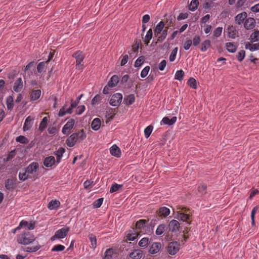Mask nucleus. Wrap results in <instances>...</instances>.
<instances>
[{
	"label": "nucleus",
	"instance_id": "39448f33",
	"mask_svg": "<svg viewBox=\"0 0 259 259\" xmlns=\"http://www.w3.org/2000/svg\"><path fill=\"white\" fill-rule=\"evenodd\" d=\"M69 230V227H64L59 229L56 232L55 235L51 237V240L54 241L56 238L60 239L65 238L67 236Z\"/></svg>",
	"mask_w": 259,
	"mask_h": 259
},
{
	"label": "nucleus",
	"instance_id": "dca6fc26",
	"mask_svg": "<svg viewBox=\"0 0 259 259\" xmlns=\"http://www.w3.org/2000/svg\"><path fill=\"white\" fill-rule=\"evenodd\" d=\"M23 84L21 77L18 78L14 82L13 90L16 92H20L22 89Z\"/></svg>",
	"mask_w": 259,
	"mask_h": 259
},
{
	"label": "nucleus",
	"instance_id": "473e14b6",
	"mask_svg": "<svg viewBox=\"0 0 259 259\" xmlns=\"http://www.w3.org/2000/svg\"><path fill=\"white\" fill-rule=\"evenodd\" d=\"M211 45V42L209 39H206L201 43L200 50L201 52H205Z\"/></svg>",
	"mask_w": 259,
	"mask_h": 259
},
{
	"label": "nucleus",
	"instance_id": "864d4df0",
	"mask_svg": "<svg viewBox=\"0 0 259 259\" xmlns=\"http://www.w3.org/2000/svg\"><path fill=\"white\" fill-rule=\"evenodd\" d=\"M89 239L91 243L92 247L94 249L97 246V239L96 237L93 234H90L89 235Z\"/></svg>",
	"mask_w": 259,
	"mask_h": 259
},
{
	"label": "nucleus",
	"instance_id": "c9c22d12",
	"mask_svg": "<svg viewBox=\"0 0 259 259\" xmlns=\"http://www.w3.org/2000/svg\"><path fill=\"white\" fill-rule=\"evenodd\" d=\"M5 187L7 190H12L14 189V182L13 179H8L5 183Z\"/></svg>",
	"mask_w": 259,
	"mask_h": 259
},
{
	"label": "nucleus",
	"instance_id": "58836bf2",
	"mask_svg": "<svg viewBox=\"0 0 259 259\" xmlns=\"http://www.w3.org/2000/svg\"><path fill=\"white\" fill-rule=\"evenodd\" d=\"M40 248V245H37L31 247H27L25 248L23 250L26 252H36L38 250H39Z\"/></svg>",
	"mask_w": 259,
	"mask_h": 259
},
{
	"label": "nucleus",
	"instance_id": "cd10ccee",
	"mask_svg": "<svg viewBox=\"0 0 259 259\" xmlns=\"http://www.w3.org/2000/svg\"><path fill=\"white\" fill-rule=\"evenodd\" d=\"M65 151V149L63 147H60L57 151H56L54 154L57 157V162L59 163L62 157L63 154Z\"/></svg>",
	"mask_w": 259,
	"mask_h": 259
},
{
	"label": "nucleus",
	"instance_id": "338daca9",
	"mask_svg": "<svg viewBox=\"0 0 259 259\" xmlns=\"http://www.w3.org/2000/svg\"><path fill=\"white\" fill-rule=\"evenodd\" d=\"M102 98L100 95H97L92 100V104L93 105H95L98 104L100 101L101 100Z\"/></svg>",
	"mask_w": 259,
	"mask_h": 259
},
{
	"label": "nucleus",
	"instance_id": "37998d69",
	"mask_svg": "<svg viewBox=\"0 0 259 259\" xmlns=\"http://www.w3.org/2000/svg\"><path fill=\"white\" fill-rule=\"evenodd\" d=\"M48 63L45 62H41L38 63L37 67V71L39 73H41L42 72L46 71V64Z\"/></svg>",
	"mask_w": 259,
	"mask_h": 259
},
{
	"label": "nucleus",
	"instance_id": "3c124183",
	"mask_svg": "<svg viewBox=\"0 0 259 259\" xmlns=\"http://www.w3.org/2000/svg\"><path fill=\"white\" fill-rule=\"evenodd\" d=\"M153 126L151 125H150L146 127L144 130V135L145 138H148L149 137L153 131Z\"/></svg>",
	"mask_w": 259,
	"mask_h": 259
},
{
	"label": "nucleus",
	"instance_id": "e2e57ef3",
	"mask_svg": "<svg viewBox=\"0 0 259 259\" xmlns=\"http://www.w3.org/2000/svg\"><path fill=\"white\" fill-rule=\"evenodd\" d=\"M198 191L201 195H204L206 193V186L204 184H201L198 187Z\"/></svg>",
	"mask_w": 259,
	"mask_h": 259
},
{
	"label": "nucleus",
	"instance_id": "7c9ffc66",
	"mask_svg": "<svg viewBox=\"0 0 259 259\" xmlns=\"http://www.w3.org/2000/svg\"><path fill=\"white\" fill-rule=\"evenodd\" d=\"M19 179L22 181H25L27 179H30L29 176L27 172V170L26 169L22 170L19 172Z\"/></svg>",
	"mask_w": 259,
	"mask_h": 259
},
{
	"label": "nucleus",
	"instance_id": "49530a36",
	"mask_svg": "<svg viewBox=\"0 0 259 259\" xmlns=\"http://www.w3.org/2000/svg\"><path fill=\"white\" fill-rule=\"evenodd\" d=\"M187 84L190 88L193 89H196L197 88L196 80L194 78H190L188 80Z\"/></svg>",
	"mask_w": 259,
	"mask_h": 259
},
{
	"label": "nucleus",
	"instance_id": "2f4dec72",
	"mask_svg": "<svg viewBox=\"0 0 259 259\" xmlns=\"http://www.w3.org/2000/svg\"><path fill=\"white\" fill-rule=\"evenodd\" d=\"M6 105L7 109L9 110H12L14 107V100L12 96L7 97L6 100Z\"/></svg>",
	"mask_w": 259,
	"mask_h": 259
},
{
	"label": "nucleus",
	"instance_id": "4be33fe9",
	"mask_svg": "<svg viewBox=\"0 0 259 259\" xmlns=\"http://www.w3.org/2000/svg\"><path fill=\"white\" fill-rule=\"evenodd\" d=\"M60 205V202L57 200H51L48 205V208L50 210H54L58 209Z\"/></svg>",
	"mask_w": 259,
	"mask_h": 259
},
{
	"label": "nucleus",
	"instance_id": "c85d7f7f",
	"mask_svg": "<svg viewBox=\"0 0 259 259\" xmlns=\"http://www.w3.org/2000/svg\"><path fill=\"white\" fill-rule=\"evenodd\" d=\"M168 29V27H165V28L162 30L158 36H157V41L158 42H162L164 40L167 36Z\"/></svg>",
	"mask_w": 259,
	"mask_h": 259
},
{
	"label": "nucleus",
	"instance_id": "ea45409f",
	"mask_svg": "<svg viewBox=\"0 0 259 259\" xmlns=\"http://www.w3.org/2000/svg\"><path fill=\"white\" fill-rule=\"evenodd\" d=\"M48 119L47 117H44L41 120L39 126V130L40 131H43L47 127Z\"/></svg>",
	"mask_w": 259,
	"mask_h": 259
},
{
	"label": "nucleus",
	"instance_id": "a211bd4d",
	"mask_svg": "<svg viewBox=\"0 0 259 259\" xmlns=\"http://www.w3.org/2000/svg\"><path fill=\"white\" fill-rule=\"evenodd\" d=\"M177 117L174 116L171 119H169L168 117H164L162 118L160 124L162 125L167 124L168 125H171L174 124L177 121Z\"/></svg>",
	"mask_w": 259,
	"mask_h": 259
},
{
	"label": "nucleus",
	"instance_id": "f257e3e1",
	"mask_svg": "<svg viewBox=\"0 0 259 259\" xmlns=\"http://www.w3.org/2000/svg\"><path fill=\"white\" fill-rule=\"evenodd\" d=\"M85 138L86 134L83 130H81L71 135L66 140V143L68 147H72L77 142H81Z\"/></svg>",
	"mask_w": 259,
	"mask_h": 259
},
{
	"label": "nucleus",
	"instance_id": "c03bdc74",
	"mask_svg": "<svg viewBox=\"0 0 259 259\" xmlns=\"http://www.w3.org/2000/svg\"><path fill=\"white\" fill-rule=\"evenodd\" d=\"M258 209V206H256L253 208L251 212V224L254 226L255 224L254 216Z\"/></svg>",
	"mask_w": 259,
	"mask_h": 259
},
{
	"label": "nucleus",
	"instance_id": "393cba45",
	"mask_svg": "<svg viewBox=\"0 0 259 259\" xmlns=\"http://www.w3.org/2000/svg\"><path fill=\"white\" fill-rule=\"evenodd\" d=\"M101 121L98 118H95L92 123L91 127L94 131H98L101 127Z\"/></svg>",
	"mask_w": 259,
	"mask_h": 259
},
{
	"label": "nucleus",
	"instance_id": "79ce46f5",
	"mask_svg": "<svg viewBox=\"0 0 259 259\" xmlns=\"http://www.w3.org/2000/svg\"><path fill=\"white\" fill-rule=\"evenodd\" d=\"M149 241V239L148 237H144L142 238L140 241L139 242V245L141 247H146Z\"/></svg>",
	"mask_w": 259,
	"mask_h": 259
},
{
	"label": "nucleus",
	"instance_id": "13d9d810",
	"mask_svg": "<svg viewBox=\"0 0 259 259\" xmlns=\"http://www.w3.org/2000/svg\"><path fill=\"white\" fill-rule=\"evenodd\" d=\"M94 185V182L91 180H87L83 183L84 188L86 189H90Z\"/></svg>",
	"mask_w": 259,
	"mask_h": 259
},
{
	"label": "nucleus",
	"instance_id": "680f3d73",
	"mask_svg": "<svg viewBox=\"0 0 259 259\" xmlns=\"http://www.w3.org/2000/svg\"><path fill=\"white\" fill-rule=\"evenodd\" d=\"M16 141L22 144H27L28 143V140L24 136H20L16 138Z\"/></svg>",
	"mask_w": 259,
	"mask_h": 259
},
{
	"label": "nucleus",
	"instance_id": "de8ad7c7",
	"mask_svg": "<svg viewBox=\"0 0 259 259\" xmlns=\"http://www.w3.org/2000/svg\"><path fill=\"white\" fill-rule=\"evenodd\" d=\"M184 75V72L182 70H178L175 74V79L181 81L183 79Z\"/></svg>",
	"mask_w": 259,
	"mask_h": 259
},
{
	"label": "nucleus",
	"instance_id": "bf43d9fd",
	"mask_svg": "<svg viewBox=\"0 0 259 259\" xmlns=\"http://www.w3.org/2000/svg\"><path fill=\"white\" fill-rule=\"evenodd\" d=\"M178 48L176 47L173 49L172 52H171V54L169 56V61L170 62H173L175 59L176 57V55L178 52Z\"/></svg>",
	"mask_w": 259,
	"mask_h": 259
},
{
	"label": "nucleus",
	"instance_id": "aec40b11",
	"mask_svg": "<svg viewBox=\"0 0 259 259\" xmlns=\"http://www.w3.org/2000/svg\"><path fill=\"white\" fill-rule=\"evenodd\" d=\"M110 153L112 155L116 157H119L121 156V151L120 148L116 145H113L110 149Z\"/></svg>",
	"mask_w": 259,
	"mask_h": 259
},
{
	"label": "nucleus",
	"instance_id": "a878e982",
	"mask_svg": "<svg viewBox=\"0 0 259 259\" xmlns=\"http://www.w3.org/2000/svg\"><path fill=\"white\" fill-rule=\"evenodd\" d=\"M40 90H33L30 95V100L34 101L38 99L41 95Z\"/></svg>",
	"mask_w": 259,
	"mask_h": 259
},
{
	"label": "nucleus",
	"instance_id": "ddd939ff",
	"mask_svg": "<svg viewBox=\"0 0 259 259\" xmlns=\"http://www.w3.org/2000/svg\"><path fill=\"white\" fill-rule=\"evenodd\" d=\"M161 247V244L159 242H154L150 246L149 252L150 253L154 254L158 252Z\"/></svg>",
	"mask_w": 259,
	"mask_h": 259
},
{
	"label": "nucleus",
	"instance_id": "0eeeda50",
	"mask_svg": "<svg viewBox=\"0 0 259 259\" xmlns=\"http://www.w3.org/2000/svg\"><path fill=\"white\" fill-rule=\"evenodd\" d=\"M122 95L120 93H116L112 95L110 100V104L113 106H118L121 102Z\"/></svg>",
	"mask_w": 259,
	"mask_h": 259
},
{
	"label": "nucleus",
	"instance_id": "c756f323",
	"mask_svg": "<svg viewBox=\"0 0 259 259\" xmlns=\"http://www.w3.org/2000/svg\"><path fill=\"white\" fill-rule=\"evenodd\" d=\"M148 221L146 220L141 219L138 221L136 223V228L137 230H141L144 228Z\"/></svg>",
	"mask_w": 259,
	"mask_h": 259
},
{
	"label": "nucleus",
	"instance_id": "f3484780",
	"mask_svg": "<svg viewBox=\"0 0 259 259\" xmlns=\"http://www.w3.org/2000/svg\"><path fill=\"white\" fill-rule=\"evenodd\" d=\"M164 23L162 21H161L156 25L154 30V33L155 36H158V35L161 33V31L164 28Z\"/></svg>",
	"mask_w": 259,
	"mask_h": 259
},
{
	"label": "nucleus",
	"instance_id": "7ed1b4c3",
	"mask_svg": "<svg viewBox=\"0 0 259 259\" xmlns=\"http://www.w3.org/2000/svg\"><path fill=\"white\" fill-rule=\"evenodd\" d=\"M39 167V164L37 162H33L31 163L26 168L27 172L29 176V179L32 181L35 180L37 178V171Z\"/></svg>",
	"mask_w": 259,
	"mask_h": 259
},
{
	"label": "nucleus",
	"instance_id": "1a4fd4ad",
	"mask_svg": "<svg viewBox=\"0 0 259 259\" xmlns=\"http://www.w3.org/2000/svg\"><path fill=\"white\" fill-rule=\"evenodd\" d=\"M75 123L74 120L71 119L69 120L62 128V132L64 135L69 134L73 128Z\"/></svg>",
	"mask_w": 259,
	"mask_h": 259
},
{
	"label": "nucleus",
	"instance_id": "09e8293b",
	"mask_svg": "<svg viewBox=\"0 0 259 259\" xmlns=\"http://www.w3.org/2000/svg\"><path fill=\"white\" fill-rule=\"evenodd\" d=\"M122 187V185H119L115 183L112 185L110 189V192L112 193L113 192L117 191L118 190Z\"/></svg>",
	"mask_w": 259,
	"mask_h": 259
},
{
	"label": "nucleus",
	"instance_id": "6e6d98bb",
	"mask_svg": "<svg viewBox=\"0 0 259 259\" xmlns=\"http://www.w3.org/2000/svg\"><path fill=\"white\" fill-rule=\"evenodd\" d=\"M245 52L244 50H240L236 55V58L239 62H241L244 58Z\"/></svg>",
	"mask_w": 259,
	"mask_h": 259
},
{
	"label": "nucleus",
	"instance_id": "052dcab7",
	"mask_svg": "<svg viewBox=\"0 0 259 259\" xmlns=\"http://www.w3.org/2000/svg\"><path fill=\"white\" fill-rule=\"evenodd\" d=\"M27 224V222L26 221L22 220L19 224V226L15 228L14 229H13L11 232L13 234H15L17 232V231L21 229V228L23 227V225H26Z\"/></svg>",
	"mask_w": 259,
	"mask_h": 259
},
{
	"label": "nucleus",
	"instance_id": "603ef678",
	"mask_svg": "<svg viewBox=\"0 0 259 259\" xmlns=\"http://www.w3.org/2000/svg\"><path fill=\"white\" fill-rule=\"evenodd\" d=\"M192 44V40L189 38H187L185 41L184 43L183 47L185 50H189Z\"/></svg>",
	"mask_w": 259,
	"mask_h": 259
},
{
	"label": "nucleus",
	"instance_id": "f704fd0d",
	"mask_svg": "<svg viewBox=\"0 0 259 259\" xmlns=\"http://www.w3.org/2000/svg\"><path fill=\"white\" fill-rule=\"evenodd\" d=\"M166 229V227L165 225L163 224H160L157 227V228L156 230V231H155V233L158 236L161 235L165 231Z\"/></svg>",
	"mask_w": 259,
	"mask_h": 259
},
{
	"label": "nucleus",
	"instance_id": "9d476101",
	"mask_svg": "<svg viewBox=\"0 0 259 259\" xmlns=\"http://www.w3.org/2000/svg\"><path fill=\"white\" fill-rule=\"evenodd\" d=\"M180 224L176 220H171L168 224V230L170 232H176L179 230Z\"/></svg>",
	"mask_w": 259,
	"mask_h": 259
},
{
	"label": "nucleus",
	"instance_id": "5701e85b",
	"mask_svg": "<svg viewBox=\"0 0 259 259\" xmlns=\"http://www.w3.org/2000/svg\"><path fill=\"white\" fill-rule=\"evenodd\" d=\"M126 105L130 106L132 105L135 101V97L134 94H130L124 97L123 100Z\"/></svg>",
	"mask_w": 259,
	"mask_h": 259
},
{
	"label": "nucleus",
	"instance_id": "6e6552de",
	"mask_svg": "<svg viewBox=\"0 0 259 259\" xmlns=\"http://www.w3.org/2000/svg\"><path fill=\"white\" fill-rule=\"evenodd\" d=\"M227 35L229 37L235 39L239 36L238 30L236 27L233 25L229 26L226 30Z\"/></svg>",
	"mask_w": 259,
	"mask_h": 259
},
{
	"label": "nucleus",
	"instance_id": "412c9836",
	"mask_svg": "<svg viewBox=\"0 0 259 259\" xmlns=\"http://www.w3.org/2000/svg\"><path fill=\"white\" fill-rule=\"evenodd\" d=\"M55 159L54 156H50L46 157L44 161V164L47 167H51L54 164Z\"/></svg>",
	"mask_w": 259,
	"mask_h": 259
},
{
	"label": "nucleus",
	"instance_id": "423d86ee",
	"mask_svg": "<svg viewBox=\"0 0 259 259\" xmlns=\"http://www.w3.org/2000/svg\"><path fill=\"white\" fill-rule=\"evenodd\" d=\"M180 249V243L178 242H171L167 246V252L170 255H175Z\"/></svg>",
	"mask_w": 259,
	"mask_h": 259
},
{
	"label": "nucleus",
	"instance_id": "9b49d317",
	"mask_svg": "<svg viewBox=\"0 0 259 259\" xmlns=\"http://www.w3.org/2000/svg\"><path fill=\"white\" fill-rule=\"evenodd\" d=\"M255 20L254 18L249 17L246 19L244 27L247 30L252 29L255 27Z\"/></svg>",
	"mask_w": 259,
	"mask_h": 259
},
{
	"label": "nucleus",
	"instance_id": "20e7f679",
	"mask_svg": "<svg viewBox=\"0 0 259 259\" xmlns=\"http://www.w3.org/2000/svg\"><path fill=\"white\" fill-rule=\"evenodd\" d=\"M72 57L76 60V68L77 69H82L83 66V61L85 58V55L83 52L78 51L73 54Z\"/></svg>",
	"mask_w": 259,
	"mask_h": 259
},
{
	"label": "nucleus",
	"instance_id": "a19ab883",
	"mask_svg": "<svg viewBox=\"0 0 259 259\" xmlns=\"http://www.w3.org/2000/svg\"><path fill=\"white\" fill-rule=\"evenodd\" d=\"M250 39L251 42H255L259 40V31L256 30L250 36Z\"/></svg>",
	"mask_w": 259,
	"mask_h": 259
},
{
	"label": "nucleus",
	"instance_id": "69168bd1",
	"mask_svg": "<svg viewBox=\"0 0 259 259\" xmlns=\"http://www.w3.org/2000/svg\"><path fill=\"white\" fill-rule=\"evenodd\" d=\"M104 198H100L96 200L93 203V206L95 208H99L103 203Z\"/></svg>",
	"mask_w": 259,
	"mask_h": 259
},
{
	"label": "nucleus",
	"instance_id": "f03ea898",
	"mask_svg": "<svg viewBox=\"0 0 259 259\" xmlns=\"http://www.w3.org/2000/svg\"><path fill=\"white\" fill-rule=\"evenodd\" d=\"M35 240L33 234L29 232H25L17 236V241L19 244L27 245L33 242Z\"/></svg>",
	"mask_w": 259,
	"mask_h": 259
},
{
	"label": "nucleus",
	"instance_id": "bb28decb",
	"mask_svg": "<svg viewBox=\"0 0 259 259\" xmlns=\"http://www.w3.org/2000/svg\"><path fill=\"white\" fill-rule=\"evenodd\" d=\"M119 82V78L117 75H113L111 77L108 83V86L110 88L115 87Z\"/></svg>",
	"mask_w": 259,
	"mask_h": 259
},
{
	"label": "nucleus",
	"instance_id": "4d7b16f0",
	"mask_svg": "<svg viewBox=\"0 0 259 259\" xmlns=\"http://www.w3.org/2000/svg\"><path fill=\"white\" fill-rule=\"evenodd\" d=\"M144 62V57L140 56L135 61L134 66L135 67H139L141 66Z\"/></svg>",
	"mask_w": 259,
	"mask_h": 259
},
{
	"label": "nucleus",
	"instance_id": "b1692460",
	"mask_svg": "<svg viewBox=\"0 0 259 259\" xmlns=\"http://www.w3.org/2000/svg\"><path fill=\"white\" fill-rule=\"evenodd\" d=\"M158 213L159 216L166 217L170 213V210L166 207H160L158 210Z\"/></svg>",
	"mask_w": 259,
	"mask_h": 259
},
{
	"label": "nucleus",
	"instance_id": "f8f14e48",
	"mask_svg": "<svg viewBox=\"0 0 259 259\" xmlns=\"http://www.w3.org/2000/svg\"><path fill=\"white\" fill-rule=\"evenodd\" d=\"M34 118L30 116H28L25 120L23 127L24 131L29 130L32 127Z\"/></svg>",
	"mask_w": 259,
	"mask_h": 259
},
{
	"label": "nucleus",
	"instance_id": "5fc2aeb1",
	"mask_svg": "<svg viewBox=\"0 0 259 259\" xmlns=\"http://www.w3.org/2000/svg\"><path fill=\"white\" fill-rule=\"evenodd\" d=\"M138 233H128L126 235V239L129 241H134L138 237Z\"/></svg>",
	"mask_w": 259,
	"mask_h": 259
},
{
	"label": "nucleus",
	"instance_id": "0e129e2a",
	"mask_svg": "<svg viewBox=\"0 0 259 259\" xmlns=\"http://www.w3.org/2000/svg\"><path fill=\"white\" fill-rule=\"evenodd\" d=\"M65 249V246L61 244L55 245L52 249V251H61Z\"/></svg>",
	"mask_w": 259,
	"mask_h": 259
},
{
	"label": "nucleus",
	"instance_id": "2eb2a0df",
	"mask_svg": "<svg viewBox=\"0 0 259 259\" xmlns=\"http://www.w3.org/2000/svg\"><path fill=\"white\" fill-rule=\"evenodd\" d=\"M129 256L132 259H141L143 256V252L140 249H135L130 253Z\"/></svg>",
	"mask_w": 259,
	"mask_h": 259
},
{
	"label": "nucleus",
	"instance_id": "e433bc0d",
	"mask_svg": "<svg viewBox=\"0 0 259 259\" xmlns=\"http://www.w3.org/2000/svg\"><path fill=\"white\" fill-rule=\"evenodd\" d=\"M227 50L231 53H234L236 50V46L233 42H227L226 44Z\"/></svg>",
	"mask_w": 259,
	"mask_h": 259
},
{
	"label": "nucleus",
	"instance_id": "4468645a",
	"mask_svg": "<svg viewBox=\"0 0 259 259\" xmlns=\"http://www.w3.org/2000/svg\"><path fill=\"white\" fill-rule=\"evenodd\" d=\"M176 218L179 220L186 222L188 225L190 224V216L188 214L179 211L177 212V216Z\"/></svg>",
	"mask_w": 259,
	"mask_h": 259
},
{
	"label": "nucleus",
	"instance_id": "4c0bfd02",
	"mask_svg": "<svg viewBox=\"0 0 259 259\" xmlns=\"http://www.w3.org/2000/svg\"><path fill=\"white\" fill-rule=\"evenodd\" d=\"M199 5L198 0H192L189 6V10L191 11H195Z\"/></svg>",
	"mask_w": 259,
	"mask_h": 259
},
{
	"label": "nucleus",
	"instance_id": "6ab92c4d",
	"mask_svg": "<svg viewBox=\"0 0 259 259\" xmlns=\"http://www.w3.org/2000/svg\"><path fill=\"white\" fill-rule=\"evenodd\" d=\"M247 16V15L245 12L238 14L235 18L236 23L240 25L246 18Z\"/></svg>",
	"mask_w": 259,
	"mask_h": 259
},
{
	"label": "nucleus",
	"instance_id": "8fccbe9b",
	"mask_svg": "<svg viewBox=\"0 0 259 259\" xmlns=\"http://www.w3.org/2000/svg\"><path fill=\"white\" fill-rule=\"evenodd\" d=\"M66 113L71 114V109L68 108L66 109L65 107L64 106L60 110L58 115L59 116L62 117L65 115Z\"/></svg>",
	"mask_w": 259,
	"mask_h": 259
},
{
	"label": "nucleus",
	"instance_id": "a18cd8bd",
	"mask_svg": "<svg viewBox=\"0 0 259 259\" xmlns=\"http://www.w3.org/2000/svg\"><path fill=\"white\" fill-rule=\"evenodd\" d=\"M114 250L112 248L107 249L105 252L104 259H111Z\"/></svg>",
	"mask_w": 259,
	"mask_h": 259
},
{
	"label": "nucleus",
	"instance_id": "774afa93",
	"mask_svg": "<svg viewBox=\"0 0 259 259\" xmlns=\"http://www.w3.org/2000/svg\"><path fill=\"white\" fill-rule=\"evenodd\" d=\"M149 70H150V67L148 66H146L142 70V71L141 72V77H142V78L145 77L147 75Z\"/></svg>",
	"mask_w": 259,
	"mask_h": 259
},
{
	"label": "nucleus",
	"instance_id": "72a5a7b5",
	"mask_svg": "<svg viewBox=\"0 0 259 259\" xmlns=\"http://www.w3.org/2000/svg\"><path fill=\"white\" fill-rule=\"evenodd\" d=\"M153 35V32L151 29H149L147 32L146 35L143 38V41L146 45H148Z\"/></svg>",
	"mask_w": 259,
	"mask_h": 259
}]
</instances>
